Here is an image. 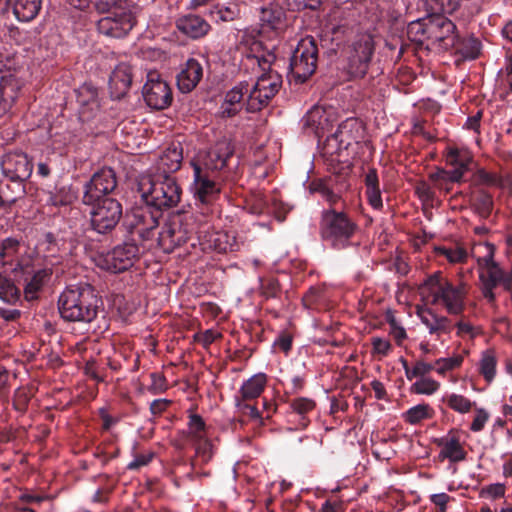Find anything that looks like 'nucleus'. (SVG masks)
I'll list each match as a JSON object with an SVG mask.
<instances>
[{
	"label": "nucleus",
	"mask_w": 512,
	"mask_h": 512,
	"mask_svg": "<svg viewBox=\"0 0 512 512\" xmlns=\"http://www.w3.org/2000/svg\"><path fill=\"white\" fill-rule=\"evenodd\" d=\"M266 383L267 377L264 373L255 374L242 384L239 395L244 399H256L264 391Z\"/></svg>",
	"instance_id": "31"
},
{
	"label": "nucleus",
	"mask_w": 512,
	"mask_h": 512,
	"mask_svg": "<svg viewBox=\"0 0 512 512\" xmlns=\"http://www.w3.org/2000/svg\"><path fill=\"white\" fill-rule=\"evenodd\" d=\"M430 417L431 408L428 404H419L411 407L404 415L405 421L410 424H417Z\"/></svg>",
	"instance_id": "44"
},
{
	"label": "nucleus",
	"mask_w": 512,
	"mask_h": 512,
	"mask_svg": "<svg viewBox=\"0 0 512 512\" xmlns=\"http://www.w3.org/2000/svg\"><path fill=\"white\" fill-rule=\"evenodd\" d=\"M219 336H220V334L218 332L209 329V330H206L205 332L199 334L197 336V341L199 343H201L203 346L207 347L211 343H213Z\"/></svg>",
	"instance_id": "62"
},
{
	"label": "nucleus",
	"mask_w": 512,
	"mask_h": 512,
	"mask_svg": "<svg viewBox=\"0 0 512 512\" xmlns=\"http://www.w3.org/2000/svg\"><path fill=\"white\" fill-rule=\"evenodd\" d=\"M49 275L50 271L47 269L39 270L33 275L25 287V296L27 299L35 298L37 291L41 288Z\"/></svg>",
	"instance_id": "42"
},
{
	"label": "nucleus",
	"mask_w": 512,
	"mask_h": 512,
	"mask_svg": "<svg viewBox=\"0 0 512 512\" xmlns=\"http://www.w3.org/2000/svg\"><path fill=\"white\" fill-rule=\"evenodd\" d=\"M323 115L324 111L321 107L315 106L311 108L304 117V125L315 130L323 129Z\"/></svg>",
	"instance_id": "46"
},
{
	"label": "nucleus",
	"mask_w": 512,
	"mask_h": 512,
	"mask_svg": "<svg viewBox=\"0 0 512 512\" xmlns=\"http://www.w3.org/2000/svg\"><path fill=\"white\" fill-rule=\"evenodd\" d=\"M19 242L15 239L8 238L3 241L0 256L10 255L12 253H18L17 247Z\"/></svg>",
	"instance_id": "63"
},
{
	"label": "nucleus",
	"mask_w": 512,
	"mask_h": 512,
	"mask_svg": "<svg viewBox=\"0 0 512 512\" xmlns=\"http://www.w3.org/2000/svg\"><path fill=\"white\" fill-rule=\"evenodd\" d=\"M311 190L319 193L328 203L335 204L339 200V195L334 193L324 182L318 181L311 184Z\"/></svg>",
	"instance_id": "48"
},
{
	"label": "nucleus",
	"mask_w": 512,
	"mask_h": 512,
	"mask_svg": "<svg viewBox=\"0 0 512 512\" xmlns=\"http://www.w3.org/2000/svg\"><path fill=\"white\" fill-rule=\"evenodd\" d=\"M114 253L116 255L137 256L140 250L133 241H126L122 246H117Z\"/></svg>",
	"instance_id": "57"
},
{
	"label": "nucleus",
	"mask_w": 512,
	"mask_h": 512,
	"mask_svg": "<svg viewBox=\"0 0 512 512\" xmlns=\"http://www.w3.org/2000/svg\"><path fill=\"white\" fill-rule=\"evenodd\" d=\"M375 43L368 32L358 33L345 51L347 73L352 78H362L368 72Z\"/></svg>",
	"instance_id": "7"
},
{
	"label": "nucleus",
	"mask_w": 512,
	"mask_h": 512,
	"mask_svg": "<svg viewBox=\"0 0 512 512\" xmlns=\"http://www.w3.org/2000/svg\"><path fill=\"white\" fill-rule=\"evenodd\" d=\"M431 2L435 14L430 16V24L428 25L429 43L432 45L438 44L444 49L454 47L456 44L454 23L444 16L445 13L436 10V1L431 0Z\"/></svg>",
	"instance_id": "11"
},
{
	"label": "nucleus",
	"mask_w": 512,
	"mask_h": 512,
	"mask_svg": "<svg viewBox=\"0 0 512 512\" xmlns=\"http://www.w3.org/2000/svg\"><path fill=\"white\" fill-rule=\"evenodd\" d=\"M478 265L483 295L489 302H493L495 299L493 289L499 283H503L504 287L509 289L511 285L510 278L505 276L494 258H478Z\"/></svg>",
	"instance_id": "14"
},
{
	"label": "nucleus",
	"mask_w": 512,
	"mask_h": 512,
	"mask_svg": "<svg viewBox=\"0 0 512 512\" xmlns=\"http://www.w3.org/2000/svg\"><path fill=\"white\" fill-rule=\"evenodd\" d=\"M290 406L295 413L304 415L314 409L315 402L309 398L299 397L293 399Z\"/></svg>",
	"instance_id": "49"
},
{
	"label": "nucleus",
	"mask_w": 512,
	"mask_h": 512,
	"mask_svg": "<svg viewBox=\"0 0 512 512\" xmlns=\"http://www.w3.org/2000/svg\"><path fill=\"white\" fill-rule=\"evenodd\" d=\"M24 74L19 58H0V117L13 107L24 83Z\"/></svg>",
	"instance_id": "5"
},
{
	"label": "nucleus",
	"mask_w": 512,
	"mask_h": 512,
	"mask_svg": "<svg viewBox=\"0 0 512 512\" xmlns=\"http://www.w3.org/2000/svg\"><path fill=\"white\" fill-rule=\"evenodd\" d=\"M420 292L426 305L441 306L450 315H459L464 310V288L452 285L440 273L430 276L420 287Z\"/></svg>",
	"instance_id": "2"
},
{
	"label": "nucleus",
	"mask_w": 512,
	"mask_h": 512,
	"mask_svg": "<svg viewBox=\"0 0 512 512\" xmlns=\"http://www.w3.org/2000/svg\"><path fill=\"white\" fill-rule=\"evenodd\" d=\"M481 494L491 499H497L504 496L505 486L501 483L491 484L483 488Z\"/></svg>",
	"instance_id": "55"
},
{
	"label": "nucleus",
	"mask_w": 512,
	"mask_h": 512,
	"mask_svg": "<svg viewBox=\"0 0 512 512\" xmlns=\"http://www.w3.org/2000/svg\"><path fill=\"white\" fill-rule=\"evenodd\" d=\"M42 0H15L13 13L19 21L29 22L40 12Z\"/></svg>",
	"instance_id": "30"
},
{
	"label": "nucleus",
	"mask_w": 512,
	"mask_h": 512,
	"mask_svg": "<svg viewBox=\"0 0 512 512\" xmlns=\"http://www.w3.org/2000/svg\"><path fill=\"white\" fill-rule=\"evenodd\" d=\"M150 378L151 384L148 387V391L152 394H159L167 389L166 379L161 373H152Z\"/></svg>",
	"instance_id": "53"
},
{
	"label": "nucleus",
	"mask_w": 512,
	"mask_h": 512,
	"mask_svg": "<svg viewBox=\"0 0 512 512\" xmlns=\"http://www.w3.org/2000/svg\"><path fill=\"white\" fill-rule=\"evenodd\" d=\"M151 459H152L151 453L137 455V456H135L133 461H131L128 464V469H130V470L139 469L140 467L147 465L151 461Z\"/></svg>",
	"instance_id": "61"
},
{
	"label": "nucleus",
	"mask_w": 512,
	"mask_h": 512,
	"mask_svg": "<svg viewBox=\"0 0 512 512\" xmlns=\"http://www.w3.org/2000/svg\"><path fill=\"white\" fill-rule=\"evenodd\" d=\"M32 168L27 155L22 152H9L1 161L2 173L13 182H23L28 179Z\"/></svg>",
	"instance_id": "15"
},
{
	"label": "nucleus",
	"mask_w": 512,
	"mask_h": 512,
	"mask_svg": "<svg viewBox=\"0 0 512 512\" xmlns=\"http://www.w3.org/2000/svg\"><path fill=\"white\" fill-rule=\"evenodd\" d=\"M447 160L450 164L456 166L458 169H467L470 162V157L466 154H462L458 150H454L449 153Z\"/></svg>",
	"instance_id": "54"
},
{
	"label": "nucleus",
	"mask_w": 512,
	"mask_h": 512,
	"mask_svg": "<svg viewBox=\"0 0 512 512\" xmlns=\"http://www.w3.org/2000/svg\"><path fill=\"white\" fill-rule=\"evenodd\" d=\"M188 433L193 443L207 439L206 426L201 416L193 414L189 418Z\"/></svg>",
	"instance_id": "37"
},
{
	"label": "nucleus",
	"mask_w": 512,
	"mask_h": 512,
	"mask_svg": "<svg viewBox=\"0 0 512 512\" xmlns=\"http://www.w3.org/2000/svg\"><path fill=\"white\" fill-rule=\"evenodd\" d=\"M363 135V129L357 119L349 118L341 123L337 131L333 134L335 140L346 147L351 145L352 141L358 142Z\"/></svg>",
	"instance_id": "27"
},
{
	"label": "nucleus",
	"mask_w": 512,
	"mask_h": 512,
	"mask_svg": "<svg viewBox=\"0 0 512 512\" xmlns=\"http://www.w3.org/2000/svg\"><path fill=\"white\" fill-rule=\"evenodd\" d=\"M248 58L256 62L263 73L257 78L252 87L247 82H240L227 92L222 105V114L227 117H232L239 111L240 103L245 94H248L246 110L257 112L269 104L282 86L281 75L271 69V65L276 59L273 53L253 55Z\"/></svg>",
	"instance_id": "1"
},
{
	"label": "nucleus",
	"mask_w": 512,
	"mask_h": 512,
	"mask_svg": "<svg viewBox=\"0 0 512 512\" xmlns=\"http://www.w3.org/2000/svg\"><path fill=\"white\" fill-rule=\"evenodd\" d=\"M496 356L493 351L483 352L479 362V371L486 381L491 382L496 375Z\"/></svg>",
	"instance_id": "36"
},
{
	"label": "nucleus",
	"mask_w": 512,
	"mask_h": 512,
	"mask_svg": "<svg viewBox=\"0 0 512 512\" xmlns=\"http://www.w3.org/2000/svg\"><path fill=\"white\" fill-rule=\"evenodd\" d=\"M473 254H484V256L490 257L494 256L495 247L493 244L488 242H479L473 246L472 249Z\"/></svg>",
	"instance_id": "60"
},
{
	"label": "nucleus",
	"mask_w": 512,
	"mask_h": 512,
	"mask_svg": "<svg viewBox=\"0 0 512 512\" xmlns=\"http://www.w3.org/2000/svg\"><path fill=\"white\" fill-rule=\"evenodd\" d=\"M233 153L234 148L228 139L217 141L210 147L203 159L204 170L216 171L223 169Z\"/></svg>",
	"instance_id": "18"
},
{
	"label": "nucleus",
	"mask_w": 512,
	"mask_h": 512,
	"mask_svg": "<svg viewBox=\"0 0 512 512\" xmlns=\"http://www.w3.org/2000/svg\"><path fill=\"white\" fill-rule=\"evenodd\" d=\"M195 447L196 457L192 462V466L196 467L199 463H208L213 457V445L208 439H204L193 443Z\"/></svg>",
	"instance_id": "38"
},
{
	"label": "nucleus",
	"mask_w": 512,
	"mask_h": 512,
	"mask_svg": "<svg viewBox=\"0 0 512 512\" xmlns=\"http://www.w3.org/2000/svg\"><path fill=\"white\" fill-rule=\"evenodd\" d=\"M318 49L312 37L301 39L290 60L289 76L296 83L305 82L316 70Z\"/></svg>",
	"instance_id": "8"
},
{
	"label": "nucleus",
	"mask_w": 512,
	"mask_h": 512,
	"mask_svg": "<svg viewBox=\"0 0 512 512\" xmlns=\"http://www.w3.org/2000/svg\"><path fill=\"white\" fill-rule=\"evenodd\" d=\"M79 104V117L82 121H89L99 111L98 91L91 84H83L76 91Z\"/></svg>",
	"instance_id": "19"
},
{
	"label": "nucleus",
	"mask_w": 512,
	"mask_h": 512,
	"mask_svg": "<svg viewBox=\"0 0 512 512\" xmlns=\"http://www.w3.org/2000/svg\"><path fill=\"white\" fill-rule=\"evenodd\" d=\"M98 302L89 285L66 289L59 298V311L65 320L89 323L97 315Z\"/></svg>",
	"instance_id": "3"
},
{
	"label": "nucleus",
	"mask_w": 512,
	"mask_h": 512,
	"mask_svg": "<svg viewBox=\"0 0 512 512\" xmlns=\"http://www.w3.org/2000/svg\"><path fill=\"white\" fill-rule=\"evenodd\" d=\"M365 184L369 204L375 209H381L383 206L381 191L379 189L378 176L374 169L369 170L366 174Z\"/></svg>",
	"instance_id": "32"
},
{
	"label": "nucleus",
	"mask_w": 512,
	"mask_h": 512,
	"mask_svg": "<svg viewBox=\"0 0 512 512\" xmlns=\"http://www.w3.org/2000/svg\"><path fill=\"white\" fill-rule=\"evenodd\" d=\"M94 264L103 271L117 274L133 265L131 258H92Z\"/></svg>",
	"instance_id": "33"
},
{
	"label": "nucleus",
	"mask_w": 512,
	"mask_h": 512,
	"mask_svg": "<svg viewBox=\"0 0 512 512\" xmlns=\"http://www.w3.org/2000/svg\"><path fill=\"white\" fill-rule=\"evenodd\" d=\"M416 313L421 323L428 329L429 333L431 335H436L438 339L442 335L450 334L454 327L452 321L448 317L437 314L430 307H418Z\"/></svg>",
	"instance_id": "17"
},
{
	"label": "nucleus",
	"mask_w": 512,
	"mask_h": 512,
	"mask_svg": "<svg viewBox=\"0 0 512 512\" xmlns=\"http://www.w3.org/2000/svg\"><path fill=\"white\" fill-rule=\"evenodd\" d=\"M143 97L146 104L156 110L167 108L173 99L170 86L157 72L147 74V81L143 86Z\"/></svg>",
	"instance_id": "13"
},
{
	"label": "nucleus",
	"mask_w": 512,
	"mask_h": 512,
	"mask_svg": "<svg viewBox=\"0 0 512 512\" xmlns=\"http://www.w3.org/2000/svg\"><path fill=\"white\" fill-rule=\"evenodd\" d=\"M92 6L102 17L120 19L123 12L127 18L135 17V8L128 0H94Z\"/></svg>",
	"instance_id": "22"
},
{
	"label": "nucleus",
	"mask_w": 512,
	"mask_h": 512,
	"mask_svg": "<svg viewBox=\"0 0 512 512\" xmlns=\"http://www.w3.org/2000/svg\"><path fill=\"white\" fill-rule=\"evenodd\" d=\"M199 211L193 213H185L181 219V225L185 234H201L207 231L209 215L203 217L205 208L197 206Z\"/></svg>",
	"instance_id": "29"
},
{
	"label": "nucleus",
	"mask_w": 512,
	"mask_h": 512,
	"mask_svg": "<svg viewBox=\"0 0 512 512\" xmlns=\"http://www.w3.org/2000/svg\"><path fill=\"white\" fill-rule=\"evenodd\" d=\"M169 404H170L169 400L156 399L151 403L150 411L153 415H159L167 409Z\"/></svg>",
	"instance_id": "64"
},
{
	"label": "nucleus",
	"mask_w": 512,
	"mask_h": 512,
	"mask_svg": "<svg viewBox=\"0 0 512 512\" xmlns=\"http://www.w3.org/2000/svg\"><path fill=\"white\" fill-rule=\"evenodd\" d=\"M439 457L459 462L466 458V452L457 439L451 438L442 442Z\"/></svg>",
	"instance_id": "34"
},
{
	"label": "nucleus",
	"mask_w": 512,
	"mask_h": 512,
	"mask_svg": "<svg viewBox=\"0 0 512 512\" xmlns=\"http://www.w3.org/2000/svg\"><path fill=\"white\" fill-rule=\"evenodd\" d=\"M430 24V17L419 19L416 21H412L408 25L407 34L411 41L423 44L426 41L429 42L428 39V25Z\"/></svg>",
	"instance_id": "35"
},
{
	"label": "nucleus",
	"mask_w": 512,
	"mask_h": 512,
	"mask_svg": "<svg viewBox=\"0 0 512 512\" xmlns=\"http://www.w3.org/2000/svg\"><path fill=\"white\" fill-rule=\"evenodd\" d=\"M489 415L484 409H478L474 416L473 422L470 426V429L474 432L481 431L486 422L488 421Z\"/></svg>",
	"instance_id": "58"
},
{
	"label": "nucleus",
	"mask_w": 512,
	"mask_h": 512,
	"mask_svg": "<svg viewBox=\"0 0 512 512\" xmlns=\"http://www.w3.org/2000/svg\"><path fill=\"white\" fill-rule=\"evenodd\" d=\"M117 186L116 174L111 168H102L93 174L85 185L83 203L95 204L115 190Z\"/></svg>",
	"instance_id": "12"
},
{
	"label": "nucleus",
	"mask_w": 512,
	"mask_h": 512,
	"mask_svg": "<svg viewBox=\"0 0 512 512\" xmlns=\"http://www.w3.org/2000/svg\"><path fill=\"white\" fill-rule=\"evenodd\" d=\"M136 24V17L127 18L121 13L119 18L101 17L96 27L100 34L111 38H123L133 29Z\"/></svg>",
	"instance_id": "16"
},
{
	"label": "nucleus",
	"mask_w": 512,
	"mask_h": 512,
	"mask_svg": "<svg viewBox=\"0 0 512 512\" xmlns=\"http://www.w3.org/2000/svg\"><path fill=\"white\" fill-rule=\"evenodd\" d=\"M90 212L91 225L95 231L104 234L111 231L122 216L121 204L112 198L97 201Z\"/></svg>",
	"instance_id": "10"
},
{
	"label": "nucleus",
	"mask_w": 512,
	"mask_h": 512,
	"mask_svg": "<svg viewBox=\"0 0 512 512\" xmlns=\"http://www.w3.org/2000/svg\"><path fill=\"white\" fill-rule=\"evenodd\" d=\"M463 363V356L455 354L451 357L439 358L435 361V371L439 375H445L447 372L459 368Z\"/></svg>",
	"instance_id": "40"
},
{
	"label": "nucleus",
	"mask_w": 512,
	"mask_h": 512,
	"mask_svg": "<svg viewBox=\"0 0 512 512\" xmlns=\"http://www.w3.org/2000/svg\"><path fill=\"white\" fill-rule=\"evenodd\" d=\"M285 20V12L281 7L269 6L261 9L260 21L263 29L280 32L286 26Z\"/></svg>",
	"instance_id": "28"
},
{
	"label": "nucleus",
	"mask_w": 512,
	"mask_h": 512,
	"mask_svg": "<svg viewBox=\"0 0 512 512\" xmlns=\"http://www.w3.org/2000/svg\"><path fill=\"white\" fill-rule=\"evenodd\" d=\"M357 230L356 224L343 212L324 210L320 221L322 239L336 249L349 245Z\"/></svg>",
	"instance_id": "6"
},
{
	"label": "nucleus",
	"mask_w": 512,
	"mask_h": 512,
	"mask_svg": "<svg viewBox=\"0 0 512 512\" xmlns=\"http://www.w3.org/2000/svg\"><path fill=\"white\" fill-rule=\"evenodd\" d=\"M131 84V67L126 63H120L115 67L109 79L111 97L114 99L122 98L128 93Z\"/></svg>",
	"instance_id": "21"
},
{
	"label": "nucleus",
	"mask_w": 512,
	"mask_h": 512,
	"mask_svg": "<svg viewBox=\"0 0 512 512\" xmlns=\"http://www.w3.org/2000/svg\"><path fill=\"white\" fill-rule=\"evenodd\" d=\"M177 29L191 39H199L208 34L211 25L201 16L187 14L176 20Z\"/></svg>",
	"instance_id": "20"
},
{
	"label": "nucleus",
	"mask_w": 512,
	"mask_h": 512,
	"mask_svg": "<svg viewBox=\"0 0 512 512\" xmlns=\"http://www.w3.org/2000/svg\"><path fill=\"white\" fill-rule=\"evenodd\" d=\"M433 369H435L434 364L427 363L424 360H418L411 369H407V379L424 378Z\"/></svg>",
	"instance_id": "47"
},
{
	"label": "nucleus",
	"mask_w": 512,
	"mask_h": 512,
	"mask_svg": "<svg viewBox=\"0 0 512 512\" xmlns=\"http://www.w3.org/2000/svg\"><path fill=\"white\" fill-rule=\"evenodd\" d=\"M372 346L373 353L378 354L380 356H386L391 349L390 342L380 337L372 338Z\"/></svg>",
	"instance_id": "56"
},
{
	"label": "nucleus",
	"mask_w": 512,
	"mask_h": 512,
	"mask_svg": "<svg viewBox=\"0 0 512 512\" xmlns=\"http://www.w3.org/2000/svg\"><path fill=\"white\" fill-rule=\"evenodd\" d=\"M444 401L452 410L462 414L468 413L474 405L470 399L456 393L447 395L444 398Z\"/></svg>",
	"instance_id": "39"
},
{
	"label": "nucleus",
	"mask_w": 512,
	"mask_h": 512,
	"mask_svg": "<svg viewBox=\"0 0 512 512\" xmlns=\"http://www.w3.org/2000/svg\"><path fill=\"white\" fill-rule=\"evenodd\" d=\"M192 166L194 172L192 191L195 204L205 208V212H203V217H205L212 213V206L219 197L221 188L209 178L207 172L199 164L193 162Z\"/></svg>",
	"instance_id": "9"
},
{
	"label": "nucleus",
	"mask_w": 512,
	"mask_h": 512,
	"mask_svg": "<svg viewBox=\"0 0 512 512\" xmlns=\"http://www.w3.org/2000/svg\"><path fill=\"white\" fill-rule=\"evenodd\" d=\"M19 290L14 283L0 275V298L7 303H14L19 299Z\"/></svg>",
	"instance_id": "45"
},
{
	"label": "nucleus",
	"mask_w": 512,
	"mask_h": 512,
	"mask_svg": "<svg viewBox=\"0 0 512 512\" xmlns=\"http://www.w3.org/2000/svg\"><path fill=\"white\" fill-rule=\"evenodd\" d=\"M139 191L146 205L158 211L176 206L181 199V188L169 175L144 177L139 182Z\"/></svg>",
	"instance_id": "4"
},
{
	"label": "nucleus",
	"mask_w": 512,
	"mask_h": 512,
	"mask_svg": "<svg viewBox=\"0 0 512 512\" xmlns=\"http://www.w3.org/2000/svg\"><path fill=\"white\" fill-rule=\"evenodd\" d=\"M388 324L390 326V334L393 336L397 344L401 345L407 337L405 329L393 316L388 317Z\"/></svg>",
	"instance_id": "52"
},
{
	"label": "nucleus",
	"mask_w": 512,
	"mask_h": 512,
	"mask_svg": "<svg viewBox=\"0 0 512 512\" xmlns=\"http://www.w3.org/2000/svg\"><path fill=\"white\" fill-rule=\"evenodd\" d=\"M241 13L239 0H217L210 10V15L218 22H230L238 19Z\"/></svg>",
	"instance_id": "26"
},
{
	"label": "nucleus",
	"mask_w": 512,
	"mask_h": 512,
	"mask_svg": "<svg viewBox=\"0 0 512 512\" xmlns=\"http://www.w3.org/2000/svg\"><path fill=\"white\" fill-rule=\"evenodd\" d=\"M450 496L446 493H438L430 496V501L439 508V512H446Z\"/></svg>",
	"instance_id": "59"
},
{
	"label": "nucleus",
	"mask_w": 512,
	"mask_h": 512,
	"mask_svg": "<svg viewBox=\"0 0 512 512\" xmlns=\"http://www.w3.org/2000/svg\"><path fill=\"white\" fill-rule=\"evenodd\" d=\"M459 52L466 59H475L480 54L481 43L477 38L469 37L459 43Z\"/></svg>",
	"instance_id": "43"
},
{
	"label": "nucleus",
	"mask_w": 512,
	"mask_h": 512,
	"mask_svg": "<svg viewBox=\"0 0 512 512\" xmlns=\"http://www.w3.org/2000/svg\"><path fill=\"white\" fill-rule=\"evenodd\" d=\"M478 176L481 183L489 186L503 188L508 184V180L503 179L502 177L495 173H490L484 170H480Z\"/></svg>",
	"instance_id": "50"
},
{
	"label": "nucleus",
	"mask_w": 512,
	"mask_h": 512,
	"mask_svg": "<svg viewBox=\"0 0 512 512\" xmlns=\"http://www.w3.org/2000/svg\"><path fill=\"white\" fill-rule=\"evenodd\" d=\"M202 76L203 68L201 64L193 58L187 60L177 76L179 90L183 93L191 92L198 85Z\"/></svg>",
	"instance_id": "23"
},
{
	"label": "nucleus",
	"mask_w": 512,
	"mask_h": 512,
	"mask_svg": "<svg viewBox=\"0 0 512 512\" xmlns=\"http://www.w3.org/2000/svg\"><path fill=\"white\" fill-rule=\"evenodd\" d=\"M320 0H287V5L292 11L304 9L316 10L320 6Z\"/></svg>",
	"instance_id": "51"
},
{
	"label": "nucleus",
	"mask_w": 512,
	"mask_h": 512,
	"mask_svg": "<svg viewBox=\"0 0 512 512\" xmlns=\"http://www.w3.org/2000/svg\"><path fill=\"white\" fill-rule=\"evenodd\" d=\"M183 152L180 144H172L161 154L158 161V170L161 175L176 172L182 163Z\"/></svg>",
	"instance_id": "25"
},
{
	"label": "nucleus",
	"mask_w": 512,
	"mask_h": 512,
	"mask_svg": "<svg viewBox=\"0 0 512 512\" xmlns=\"http://www.w3.org/2000/svg\"><path fill=\"white\" fill-rule=\"evenodd\" d=\"M440 388V383L433 378L424 377L414 382L411 391L420 395H432Z\"/></svg>",
	"instance_id": "41"
},
{
	"label": "nucleus",
	"mask_w": 512,
	"mask_h": 512,
	"mask_svg": "<svg viewBox=\"0 0 512 512\" xmlns=\"http://www.w3.org/2000/svg\"><path fill=\"white\" fill-rule=\"evenodd\" d=\"M147 207L136 208L132 211V222L131 224L138 230L139 234L149 232L159 225V212H152Z\"/></svg>",
	"instance_id": "24"
}]
</instances>
